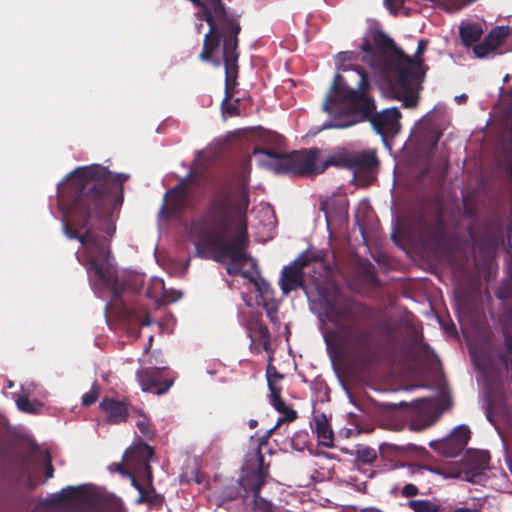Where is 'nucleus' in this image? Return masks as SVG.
Wrapping results in <instances>:
<instances>
[{"label":"nucleus","mask_w":512,"mask_h":512,"mask_svg":"<svg viewBox=\"0 0 512 512\" xmlns=\"http://www.w3.org/2000/svg\"><path fill=\"white\" fill-rule=\"evenodd\" d=\"M126 173H112L100 164L78 167L70 172L58 187V203L68 220L78 231H101L113 236L116 226L113 213L124 201Z\"/></svg>","instance_id":"obj_1"},{"label":"nucleus","mask_w":512,"mask_h":512,"mask_svg":"<svg viewBox=\"0 0 512 512\" xmlns=\"http://www.w3.org/2000/svg\"><path fill=\"white\" fill-rule=\"evenodd\" d=\"M248 206L247 195H243L235 205L231 204L228 196H219L210 201L202 219L191 225L196 238V255L218 262L230 258L226 267L230 276L239 275L241 267L249 259L246 253L249 245Z\"/></svg>","instance_id":"obj_2"},{"label":"nucleus","mask_w":512,"mask_h":512,"mask_svg":"<svg viewBox=\"0 0 512 512\" xmlns=\"http://www.w3.org/2000/svg\"><path fill=\"white\" fill-rule=\"evenodd\" d=\"M353 71L358 77L357 88L351 87L341 74L335 75L322 105L323 111L329 114L323 128L343 129L369 121L383 139L394 137L401 127L399 109L392 107L376 113L366 70L358 66Z\"/></svg>","instance_id":"obj_3"},{"label":"nucleus","mask_w":512,"mask_h":512,"mask_svg":"<svg viewBox=\"0 0 512 512\" xmlns=\"http://www.w3.org/2000/svg\"><path fill=\"white\" fill-rule=\"evenodd\" d=\"M373 307L354 299L329 306V321L336 330L331 332L339 351L358 365L370 363L375 352Z\"/></svg>","instance_id":"obj_4"},{"label":"nucleus","mask_w":512,"mask_h":512,"mask_svg":"<svg viewBox=\"0 0 512 512\" xmlns=\"http://www.w3.org/2000/svg\"><path fill=\"white\" fill-rule=\"evenodd\" d=\"M64 233L69 239H77L81 243L87 257L86 268L88 271L94 272L95 285L102 289H109L116 305L124 302L122 295L126 291L136 292L141 288L136 276L119 278L116 270L110 264V238L112 236L105 233L99 235L93 229L80 233L72 225H66Z\"/></svg>","instance_id":"obj_5"},{"label":"nucleus","mask_w":512,"mask_h":512,"mask_svg":"<svg viewBox=\"0 0 512 512\" xmlns=\"http://www.w3.org/2000/svg\"><path fill=\"white\" fill-rule=\"evenodd\" d=\"M506 215L503 211H493L475 219L468 227L467 233L473 249L483 263H490L500 248L505 245Z\"/></svg>","instance_id":"obj_6"},{"label":"nucleus","mask_w":512,"mask_h":512,"mask_svg":"<svg viewBox=\"0 0 512 512\" xmlns=\"http://www.w3.org/2000/svg\"><path fill=\"white\" fill-rule=\"evenodd\" d=\"M320 149L293 151L290 153L275 152L268 148H255L254 155H264L261 163L277 174H292L296 176L313 175L314 162L317 161Z\"/></svg>","instance_id":"obj_7"},{"label":"nucleus","mask_w":512,"mask_h":512,"mask_svg":"<svg viewBox=\"0 0 512 512\" xmlns=\"http://www.w3.org/2000/svg\"><path fill=\"white\" fill-rule=\"evenodd\" d=\"M509 308L500 318V329L489 332L481 343V350L487 362L501 372L512 371V328Z\"/></svg>","instance_id":"obj_8"},{"label":"nucleus","mask_w":512,"mask_h":512,"mask_svg":"<svg viewBox=\"0 0 512 512\" xmlns=\"http://www.w3.org/2000/svg\"><path fill=\"white\" fill-rule=\"evenodd\" d=\"M269 464H265L261 446L246 455L243 466L244 475L240 479V486L246 493L253 494L255 512H276V506L269 500L260 496L261 488L269 476Z\"/></svg>","instance_id":"obj_9"},{"label":"nucleus","mask_w":512,"mask_h":512,"mask_svg":"<svg viewBox=\"0 0 512 512\" xmlns=\"http://www.w3.org/2000/svg\"><path fill=\"white\" fill-rule=\"evenodd\" d=\"M428 42L421 39L418 42L417 50L413 57L408 56L411 64L405 66L403 70V80L396 79L394 92L396 98L403 102L405 108H415L418 104L419 93L418 89L423 82L426 67L422 59L427 48Z\"/></svg>","instance_id":"obj_10"},{"label":"nucleus","mask_w":512,"mask_h":512,"mask_svg":"<svg viewBox=\"0 0 512 512\" xmlns=\"http://www.w3.org/2000/svg\"><path fill=\"white\" fill-rule=\"evenodd\" d=\"M372 43L375 52L384 57V71L389 79L390 86L394 90L396 79L403 80L405 66L411 64L408 55L396 46L392 38L382 30H375L372 34Z\"/></svg>","instance_id":"obj_11"},{"label":"nucleus","mask_w":512,"mask_h":512,"mask_svg":"<svg viewBox=\"0 0 512 512\" xmlns=\"http://www.w3.org/2000/svg\"><path fill=\"white\" fill-rule=\"evenodd\" d=\"M197 177L198 172L191 168L186 176L165 193V202L161 208V213L166 218L178 217L185 210L195 207L191 195V186L195 183Z\"/></svg>","instance_id":"obj_12"},{"label":"nucleus","mask_w":512,"mask_h":512,"mask_svg":"<svg viewBox=\"0 0 512 512\" xmlns=\"http://www.w3.org/2000/svg\"><path fill=\"white\" fill-rule=\"evenodd\" d=\"M197 177L198 172L191 168L186 176L165 193V202L161 208V213L166 218L178 217L185 210L195 207L191 195V186L195 183Z\"/></svg>","instance_id":"obj_13"},{"label":"nucleus","mask_w":512,"mask_h":512,"mask_svg":"<svg viewBox=\"0 0 512 512\" xmlns=\"http://www.w3.org/2000/svg\"><path fill=\"white\" fill-rule=\"evenodd\" d=\"M321 260L316 253L305 250L301 252L290 264L283 267L279 279V286L284 295H289L298 289L306 291L305 270L311 263Z\"/></svg>","instance_id":"obj_14"},{"label":"nucleus","mask_w":512,"mask_h":512,"mask_svg":"<svg viewBox=\"0 0 512 512\" xmlns=\"http://www.w3.org/2000/svg\"><path fill=\"white\" fill-rule=\"evenodd\" d=\"M153 456V448L144 442H139L126 450L123 455V461L142 477L146 483L151 484L153 481V471L150 460Z\"/></svg>","instance_id":"obj_15"},{"label":"nucleus","mask_w":512,"mask_h":512,"mask_svg":"<svg viewBox=\"0 0 512 512\" xmlns=\"http://www.w3.org/2000/svg\"><path fill=\"white\" fill-rule=\"evenodd\" d=\"M136 378L144 392L163 395L174 384V377L165 368L144 367L136 372Z\"/></svg>","instance_id":"obj_16"},{"label":"nucleus","mask_w":512,"mask_h":512,"mask_svg":"<svg viewBox=\"0 0 512 512\" xmlns=\"http://www.w3.org/2000/svg\"><path fill=\"white\" fill-rule=\"evenodd\" d=\"M470 434L471 432L467 425H459L449 436L441 440L431 441L429 446L442 456L453 458L465 449L470 439Z\"/></svg>","instance_id":"obj_17"},{"label":"nucleus","mask_w":512,"mask_h":512,"mask_svg":"<svg viewBox=\"0 0 512 512\" xmlns=\"http://www.w3.org/2000/svg\"><path fill=\"white\" fill-rule=\"evenodd\" d=\"M462 461L465 479L471 483H479L484 477V471L489 467L490 454L483 450L468 451Z\"/></svg>","instance_id":"obj_18"},{"label":"nucleus","mask_w":512,"mask_h":512,"mask_svg":"<svg viewBox=\"0 0 512 512\" xmlns=\"http://www.w3.org/2000/svg\"><path fill=\"white\" fill-rule=\"evenodd\" d=\"M417 228L421 236L428 242L440 245L446 239V223L441 214H438L434 221L429 222L423 213H420L417 220Z\"/></svg>","instance_id":"obj_19"},{"label":"nucleus","mask_w":512,"mask_h":512,"mask_svg":"<svg viewBox=\"0 0 512 512\" xmlns=\"http://www.w3.org/2000/svg\"><path fill=\"white\" fill-rule=\"evenodd\" d=\"M117 306L119 307L121 320L128 328L149 326L152 322L148 308L139 302L132 305L121 302Z\"/></svg>","instance_id":"obj_20"},{"label":"nucleus","mask_w":512,"mask_h":512,"mask_svg":"<svg viewBox=\"0 0 512 512\" xmlns=\"http://www.w3.org/2000/svg\"><path fill=\"white\" fill-rule=\"evenodd\" d=\"M270 403L271 405L281 414H283L282 418H279L276 424L267 431V434L263 436L259 442V445L257 448L261 445V450L263 447L267 446V440L271 436V434L284 422L288 421L291 422L297 418V412L292 409L291 407H288L285 403V401L281 398V388H272L270 390Z\"/></svg>","instance_id":"obj_21"},{"label":"nucleus","mask_w":512,"mask_h":512,"mask_svg":"<svg viewBox=\"0 0 512 512\" xmlns=\"http://www.w3.org/2000/svg\"><path fill=\"white\" fill-rule=\"evenodd\" d=\"M106 414L105 421L111 425L126 422L129 417V403L115 397H104L99 405Z\"/></svg>","instance_id":"obj_22"},{"label":"nucleus","mask_w":512,"mask_h":512,"mask_svg":"<svg viewBox=\"0 0 512 512\" xmlns=\"http://www.w3.org/2000/svg\"><path fill=\"white\" fill-rule=\"evenodd\" d=\"M512 29L509 26H497L493 28L484 40L476 44L473 48L478 58H484L496 50L511 34Z\"/></svg>","instance_id":"obj_23"},{"label":"nucleus","mask_w":512,"mask_h":512,"mask_svg":"<svg viewBox=\"0 0 512 512\" xmlns=\"http://www.w3.org/2000/svg\"><path fill=\"white\" fill-rule=\"evenodd\" d=\"M313 420L318 444L327 448L333 447L334 434L325 414L316 415Z\"/></svg>","instance_id":"obj_24"},{"label":"nucleus","mask_w":512,"mask_h":512,"mask_svg":"<svg viewBox=\"0 0 512 512\" xmlns=\"http://www.w3.org/2000/svg\"><path fill=\"white\" fill-rule=\"evenodd\" d=\"M379 165V160L374 151L350 155V170L355 172L373 170Z\"/></svg>","instance_id":"obj_25"},{"label":"nucleus","mask_w":512,"mask_h":512,"mask_svg":"<svg viewBox=\"0 0 512 512\" xmlns=\"http://www.w3.org/2000/svg\"><path fill=\"white\" fill-rule=\"evenodd\" d=\"M330 166L350 169V155H331L320 165L315 161L313 174H321Z\"/></svg>","instance_id":"obj_26"},{"label":"nucleus","mask_w":512,"mask_h":512,"mask_svg":"<svg viewBox=\"0 0 512 512\" xmlns=\"http://www.w3.org/2000/svg\"><path fill=\"white\" fill-rule=\"evenodd\" d=\"M483 30L479 24L469 23L462 25L459 29V36L464 46L469 47L476 43L482 36Z\"/></svg>","instance_id":"obj_27"},{"label":"nucleus","mask_w":512,"mask_h":512,"mask_svg":"<svg viewBox=\"0 0 512 512\" xmlns=\"http://www.w3.org/2000/svg\"><path fill=\"white\" fill-rule=\"evenodd\" d=\"M164 496L157 493L153 485L147 483V487L139 494L137 503L147 504L149 507L160 508L163 505Z\"/></svg>","instance_id":"obj_28"},{"label":"nucleus","mask_w":512,"mask_h":512,"mask_svg":"<svg viewBox=\"0 0 512 512\" xmlns=\"http://www.w3.org/2000/svg\"><path fill=\"white\" fill-rule=\"evenodd\" d=\"M17 408L28 414H39L43 408V404L37 400H31L28 396H19L16 400Z\"/></svg>","instance_id":"obj_29"},{"label":"nucleus","mask_w":512,"mask_h":512,"mask_svg":"<svg viewBox=\"0 0 512 512\" xmlns=\"http://www.w3.org/2000/svg\"><path fill=\"white\" fill-rule=\"evenodd\" d=\"M352 455L355 456L357 462L363 464H372L377 458L376 450L365 445H358Z\"/></svg>","instance_id":"obj_30"},{"label":"nucleus","mask_w":512,"mask_h":512,"mask_svg":"<svg viewBox=\"0 0 512 512\" xmlns=\"http://www.w3.org/2000/svg\"><path fill=\"white\" fill-rule=\"evenodd\" d=\"M407 506L414 512H439L440 505L431 500H409Z\"/></svg>","instance_id":"obj_31"},{"label":"nucleus","mask_w":512,"mask_h":512,"mask_svg":"<svg viewBox=\"0 0 512 512\" xmlns=\"http://www.w3.org/2000/svg\"><path fill=\"white\" fill-rule=\"evenodd\" d=\"M132 411L137 412L139 415V419L136 421V426L139 429L140 433L144 437H146L148 439H152L155 435V430L152 427L148 417L144 414V412L142 410L132 408Z\"/></svg>","instance_id":"obj_32"},{"label":"nucleus","mask_w":512,"mask_h":512,"mask_svg":"<svg viewBox=\"0 0 512 512\" xmlns=\"http://www.w3.org/2000/svg\"><path fill=\"white\" fill-rule=\"evenodd\" d=\"M239 275L248 279L262 297H265L266 294L271 290L269 284L264 279H256L248 270H241Z\"/></svg>","instance_id":"obj_33"},{"label":"nucleus","mask_w":512,"mask_h":512,"mask_svg":"<svg viewBox=\"0 0 512 512\" xmlns=\"http://www.w3.org/2000/svg\"><path fill=\"white\" fill-rule=\"evenodd\" d=\"M433 421L427 415L417 414L411 418L409 422V429L411 431L419 432L432 426Z\"/></svg>","instance_id":"obj_34"},{"label":"nucleus","mask_w":512,"mask_h":512,"mask_svg":"<svg viewBox=\"0 0 512 512\" xmlns=\"http://www.w3.org/2000/svg\"><path fill=\"white\" fill-rule=\"evenodd\" d=\"M80 487H72L68 486L61 490L60 493L55 494L52 498V503L60 504L65 501H69L75 498L76 494L79 492Z\"/></svg>","instance_id":"obj_35"},{"label":"nucleus","mask_w":512,"mask_h":512,"mask_svg":"<svg viewBox=\"0 0 512 512\" xmlns=\"http://www.w3.org/2000/svg\"><path fill=\"white\" fill-rule=\"evenodd\" d=\"M266 377L268 382L269 391L272 388H281L279 385H277V381L282 379V375L278 372L275 366L268 364L266 369Z\"/></svg>","instance_id":"obj_36"},{"label":"nucleus","mask_w":512,"mask_h":512,"mask_svg":"<svg viewBox=\"0 0 512 512\" xmlns=\"http://www.w3.org/2000/svg\"><path fill=\"white\" fill-rule=\"evenodd\" d=\"M98 397H99V386H98L97 382H94L90 391H88L87 393H85L82 396V405L90 406L97 401Z\"/></svg>","instance_id":"obj_37"},{"label":"nucleus","mask_w":512,"mask_h":512,"mask_svg":"<svg viewBox=\"0 0 512 512\" xmlns=\"http://www.w3.org/2000/svg\"><path fill=\"white\" fill-rule=\"evenodd\" d=\"M394 448L397 450H400V451H403L406 453L415 454L418 456L423 455L426 452L424 447L418 446V445H415L412 443L406 444L404 446H394Z\"/></svg>","instance_id":"obj_38"},{"label":"nucleus","mask_w":512,"mask_h":512,"mask_svg":"<svg viewBox=\"0 0 512 512\" xmlns=\"http://www.w3.org/2000/svg\"><path fill=\"white\" fill-rule=\"evenodd\" d=\"M448 10H459L475 0H440Z\"/></svg>","instance_id":"obj_39"},{"label":"nucleus","mask_w":512,"mask_h":512,"mask_svg":"<svg viewBox=\"0 0 512 512\" xmlns=\"http://www.w3.org/2000/svg\"><path fill=\"white\" fill-rule=\"evenodd\" d=\"M159 284L161 285V288L163 290L164 299L167 302H175L181 298V296H182L181 292L175 291V290H171V291L166 290V288L164 286V282L161 280L159 281Z\"/></svg>","instance_id":"obj_40"},{"label":"nucleus","mask_w":512,"mask_h":512,"mask_svg":"<svg viewBox=\"0 0 512 512\" xmlns=\"http://www.w3.org/2000/svg\"><path fill=\"white\" fill-rule=\"evenodd\" d=\"M419 494V489L412 483L405 484L401 489V495L405 498L414 497Z\"/></svg>","instance_id":"obj_41"},{"label":"nucleus","mask_w":512,"mask_h":512,"mask_svg":"<svg viewBox=\"0 0 512 512\" xmlns=\"http://www.w3.org/2000/svg\"><path fill=\"white\" fill-rule=\"evenodd\" d=\"M338 61L342 64V70L348 71L349 69L344 65L345 62H350L354 58V53L351 51L340 52L337 55Z\"/></svg>","instance_id":"obj_42"},{"label":"nucleus","mask_w":512,"mask_h":512,"mask_svg":"<svg viewBox=\"0 0 512 512\" xmlns=\"http://www.w3.org/2000/svg\"><path fill=\"white\" fill-rule=\"evenodd\" d=\"M54 476V467L52 465L51 457L47 454L45 459V481Z\"/></svg>","instance_id":"obj_43"},{"label":"nucleus","mask_w":512,"mask_h":512,"mask_svg":"<svg viewBox=\"0 0 512 512\" xmlns=\"http://www.w3.org/2000/svg\"><path fill=\"white\" fill-rule=\"evenodd\" d=\"M360 48L364 53H366L367 56L374 57V46H372L371 42L367 38L363 40V43L361 44Z\"/></svg>","instance_id":"obj_44"},{"label":"nucleus","mask_w":512,"mask_h":512,"mask_svg":"<svg viewBox=\"0 0 512 512\" xmlns=\"http://www.w3.org/2000/svg\"><path fill=\"white\" fill-rule=\"evenodd\" d=\"M258 335L259 338L264 342V344H267L270 340V333L265 325H259L258 327Z\"/></svg>","instance_id":"obj_45"},{"label":"nucleus","mask_w":512,"mask_h":512,"mask_svg":"<svg viewBox=\"0 0 512 512\" xmlns=\"http://www.w3.org/2000/svg\"><path fill=\"white\" fill-rule=\"evenodd\" d=\"M430 137H431V139H430L431 148L435 149L437 144H438V142H439V140H440V138L442 137V133L439 132V131L434 130V131L431 132Z\"/></svg>","instance_id":"obj_46"},{"label":"nucleus","mask_w":512,"mask_h":512,"mask_svg":"<svg viewBox=\"0 0 512 512\" xmlns=\"http://www.w3.org/2000/svg\"><path fill=\"white\" fill-rule=\"evenodd\" d=\"M366 279H367V282L371 285H374L376 286L378 284V278H377V275L376 273L369 269L367 272H366Z\"/></svg>","instance_id":"obj_47"},{"label":"nucleus","mask_w":512,"mask_h":512,"mask_svg":"<svg viewBox=\"0 0 512 512\" xmlns=\"http://www.w3.org/2000/svg\"><path fill=\"white\" fill-rule=\"evenodd\" d=\"M131 476V483H132V486L139 492V494L146 488L145 486H143L141 483H139L136 478L134 476Z\"/></svg>","instance_id":"obj_48"},{"label":"nucleus","mask_w":512,"mask_h":512,"mask_svg":"<svg viewBox=\"0 0 512 512\" xmlns=\"http://www.w3.org/2000/svg\"><path fill=\"white\" fill-rule=\"evenodd\" d=\"M385 2L389 8H396L402 5L405 2V0H385Z\"/></svg>","instance_id":"obj_49"},{"label":"nucleus","mask_w":512,"mask_h":512,"mask_svg":"<svg viewBox=\"0 0 512 512\" xmlns=\"http://www.w3.org/2000/svg\"><path fill=\"white\" fill-rule=\"evenodd\" d=\"M38 485V483L33 479L32 476H28L27 480H26V483H25V486L30 489V490H33L34 488H36V486Z\"/></svg>","instance_id":"obj_50"},{"label":"nucleus","mask_w":512,"mask_h":512,"mask_svg":"<svg viewBox=\"0 0 512 512\" xmlns=\"http://www.w3.org/2000/svg\"><path fill=\"white\" fill-rule=\"evenodd\" d=\"M507 172L509 177L512 179V152L507 157Z\"/></svg>","instance_id":"obj_51"},{"label":"nucleus","mask_w":512,"mask_h":512,"mask_svg":"<svg viewBox=\"0 0 512 512\" xmlns=\"http://www.w3.org/2000/svg\"><path fill=\"white\" fill-rule=\"evenodd\" d=\"M115 470L118 471L121 474H127L130 475V473L124 468V465L122 463H115Z\"/></svg>","instance_id":"obj_52"},{"label":"nucleus","mask_w":512,"mask_h":512,"mask_svg":"<svg viewBox=\"0 0 512 512\" xmlns=\"http://www.w3.org/2000/svg\"><path fill=\"white\" fill-rule=\"evenodd\" d=\"M265 308L267 310V316L272 320L274 321L275 320V316L274 314L276 313V309H272V308H268V305L265 304Z\"/></svg>","instance_id":"obj_53"},{"label":"nucleus","mask_w":512,"mask_h":512,"mask_svg":"<svg viewBox=\"0 0 512 512\" xmlns=\"http://www.w3.org/2000/svg\"><path fill=\"white\" fill-rule=\"evenodd\" d=\"M454 512H478L476 509H471L469 507H458L454 510Z\"/></svg>","instance_id":"obj_54"},{"label":"nucleus","mask_w":512,"mask_h":512,"mask_svg":"<svg viewBox=\"0 0 512 512\" xmlns=\"http://www.w3.org/2000/svg\"><path fill=\"white\" fill-rule=\"evenodd\" d=\"M486 417L488 419L489 422L493 423V419H492V406L489 405L487 407V410H486Z\"/></svg>","instance_id":"obj_55"},{"label":"nucleus","mask_w":512,"mask_h":512,"mask_svg":"<svg viewBox=\"0 0 512 512\" xmlns=\"http://www.w3.org/2000/svg\"><path fill=\"white\" fill-rule=\"evenodd\" d=\"M510 295L508 294V291H501L499 294L500 299H508Z\"/></svg>","instance_id":"obj_56"},{"label":"nucleus","mask_w":512,"mask_h":512,"mask_svg":"<svg viewBox=\"0 0 512 512\" xmlns=\"http://www.w3.org/2000/svg\"><path fill=\"white\" fill-rule=\"evenodd\" d=\"M248 424H249L250 428L254 429L257 427L258 422H257V420L251 419V420H249Z\"/></svg>","instance_id":"obj_57"},{"label":"nucleus","mask_w":512,"mask_h":512,"mask_svg":"<svg viewBox=\"0 0 512 512\" xmlns=\"http://www.w3.org/2000/svg\"><path fill=\"white\" fill-rule=\"evenodd\" d=\"M385 328L387 329V331L392 334L393 333V329L391 328V326L389 325V323H385Z\"/></svg>","instance_id":"obj_58"},{"label":"nucleus","mask_w":512,"mask_h":512,"mask_svg":"<svg viewBox=\"0 0 512 512\" xmlns=\"http://www.w3.org/2000/svg\"><path fill=\"white\" fill-rule=\"evenodd\" d=\"M457 99L459 100V102L466 101L467 96L466 95H461V96L457 97Z\"/></svg>","instance_id":"obj_59"},{"label":"nucleus","mask_w":512,"mask_h":512,"mask_svg":"<svg viewBox=\"0 0 512 512\" xmlns=\"http://www.w3.org/2000/svg\"><path fill=\"white\" fill-rule=\"evenodd\" d=\"M506 233H507V237L509 238L510 233H511V225H509L508 229L506 230Z\"/></svg>","instance_id":"obj_60"},{"label":"nucleus","mask_w":512,"mask_h":512,"mask_svg":"<svg viewBox=\"0 0 512 512\" xmlns=\"http://www.w3.org/2000/svg\"><path fill=\"white\" fill-rule=\"evenodd\" d=\"M202 26H203V25H202V23H199V24L197 25V31H198V33H200Z\"/></svg>","instance_id":"obj_61"},{"label":"nucleus","mask_w":512,"mask_h":512,"mask_svg":"<svg viewBox=\"0 0 512 512\" xmlns=\"http://www.w3.org/2000/svg\"><path fill=\"white\" fill-rule=\"evenodd\" d=\"M509 316H511V328H512V311L509 312Z\"/></svg>","instance_id":"obj_62"},{"label":"nucleus","mask_w":512,"mask_h":512,"mask_svg":"<svg viewBox=\"0 0 512 512\" xmlns=\"http://www.w3.org/2000/svg\"><path fill=\"white\" fill-rule=\"evenodd\" d=\"M508 80H509V75H506L504 78V81H508Z\"/></svg>","instance_id":"obj_63"},{"label":"nucleus","mask_w":512,"mask_h":512,"mask_svg":"<svg viewBox=\"0 0 512 512\" xmlns=\"http://www.w3.org/2000/svg\"><path fill=\"white\" fill-rule=\"evenodd\" d=\"M252 265H253V266H256V265H257V263H256V261H255V260H252Z\"/></svg>","instance_id":"obj_64"}]
</instances>
